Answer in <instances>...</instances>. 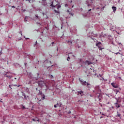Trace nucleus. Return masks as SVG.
<instances>
[{"label":"nucleus","mask_w":124,"mask_h":124,"mask_svg":"<svg viewBox=\"0 0 124 124\" xmlns=\"http://www.w3.org/2000/svg\"><path fill=\"white\" fill-rule=\"evenodd\" d=\"M23 95L25 99H27V96L25 93H23Z\"/></svg>","instance_id":"nucleus-25"},{"label":"nucleus","mask_w":124,"mask_h":124,"mask_svg":"<svg viewBox=\"0 0 124 124\" xmlns=\"http://www.w3.org/2000/svg\"><path fill=\"white\" fill-rule=\"evenodd\" d=\"M38 87H39V88H41V89H43L44 87H46V91L48 90V87H47V85H46V83L42 80L38 82Z\"/></svg>","instance_id":"nucleus-2"},{"label":"nucleus","mask_w":124,"mask_h":124,"mask_svg":"<svg viewBox=\"0 0 124 124\" xmlns=\"http://www.w3.org/2000/svg\"><path fill=\"white\" fill-rule=\"evenodd\" d=\"M36 122H39V119L36 120Z\"/></svg>","instance_id":"nucleus-44"},{"label":"nucleus","mask_w":124,"mask_h":124,"mask_svg":"<svg viewBox=\"0 0 124 124\" xmlns=\"http://www.w3.org/2000/svg\"><path fill=\"white\" fill-rule=\"evenodd\" d=\"M37 75V77H31V79H32L33 81H36L37 80H38V79H39V73H37L36 74Z\"/></svg>","instance_id":"nucleus-5"},{"label":"nucleus","mask_w":124,"mask_h":124,"mask_svg":"<svg viewBox=\"0 0 124 124\" xmlns=\"http://www.w3.org/2000/svg\"><path fill=\"white\" fill-rule=\"evenodd\" d=\"M116 117H119V118H121V114L119 113L118 111H117V115H116Z\"/></svg>","instance_id":"nucleus-20"},{"label":"nucleus","mask_w":124,"mask_h":124,"mask_svg":"<svg viewBox=\"0 0 124 124\" xmlns=\"http://www.w3.org/2000/svg\"><path fill=\"white\" fill-rule=\"evenodd\" d=\"M36 91H38V88H36Z\"/></svg>","instance_id":"nucleus-46"},{"label":"nucleus","mask_w":124,"mask_h":124,"mask_svg":"<svg viewBox=\"0 0 124 124\" xmlns=\"http://www.w3.org/2000/svg\"><path fill=\"white\" fill-rule=\"evenodd\" d=\"M79 81L81 85H82V86H90V83L86 82V81H83L82 80H80Z\"/></svg>","instance_id":"nucleus-3"},{"label":"nucleus","mask_w":124,"mask_h":124,"mask_svg":"<svg viewBox=\"0 0 124 124\" xmlns=\"http://www.w3.org/2000/svg\"><path fill=\"white\" fill-rule=\"evenodd\" d=\"M120 102H121V101L118 100V103L119 104V103H120Z\"/></svg>","instance_id":"nucleus-51"},{"label":"nucleus","mask_w":124,"mask_h":124,"mask_svg":"<svg viewBox=\"0 0 124 124\" xmlns=\"http://www.w3.org/2000/svg\"><path fill=\"white\" fill-rule=\"evenodd\" d=\"M54 44H55V42H52L50 44V46H51V45H52V46H54Z\"/></svg>","instance_id":"nucleus-29"},{"label":"nucleus","mask_w":124,"mask_h":124,"mask_svg":"<svg viewBox=\"0 0 124 124\" xmlns=\"http://www.w3.org/2000/svg\"><path fill=\"white\" fill-rule=\"evenodd\" d=\"M35 16L36 20H39V21L40 20V18L39 17V16H38V15H35Z\"/></svg>","instance_id":"nucleus-16"},{"label":"nucleus","mask_w":124,"mask_h":124,"mask_svg":"<svg viewBox=\"0 0 124 124\" xmlns=\"http://www.w3.org/2000/svg\"><path fill=\"white\" fill-rule=\"evenodd\" d=\"M29 16H25L24 18V22H28V20H29Z\"/></svg>","instance_id":"nucleus-15"},{"label":"nucleus","mask_w":124,"mask_h":124,"mask_svg":"<svg viewBox=\"0 0 124 124\" xmlns=\"http://www.w3.org/2000/svg\"><path fill=\"white\" fill-rule=\"evenodd\" d=\"M70 2L71 3H72V0L70 1Z\"/></svg>","instance_id":"nucleus-52"},{"label":"nucleus","mask_w":124,"mask_h":124,"mask_svg":"<svg viewBox=\"0 0 124 124\" xmlns=\"http://www.w3.org/2000/svg\"><path fill=\"white\" fill-rule=\"evenodd\" d=\"M12 8H16V7H15V6H12Z\"/></svg>","instance_id":"nucleus-37"},{"label":"nucleus","mask_w":124,"mask_h":124,"mask_svg":"<svg viewBox=\"0 0 124 124\" xmlns=\"http://www.w3.org/2000/svg\"><path fill=\"white\" fill-rule=\"evenodd\" d=\"M95 90L98 91V92H100V89H99V86H97L95 87Z\"/></svg>","instance_id":"nucleus-11"},{"label":"nucleus","mask_w":124,"mask_h":124,"mask_svg":"<svg viewBox=\"0 0 124 124\" xmlns=\"http://www.w3.org/2000/svg\"><path fill=\"white\" fill-rule=\"evenodd\" d=\"M59 107H62V105H59Z\"/></svg>","instance_id":"nucleus-53"},{"label":"nucleus","mask_w":124,"mask_h":124,"mask_svg":"<svg viewBox=\"0 0 124 124\" xmlns=\"http://www.w3.org/2000/svg\"><path fill=\"white\" fill-rule=\"evenodd\" d=\"M39 92L38 93V94H40V95H43V94H42V92L40 91V90H39Z\"/></svg>","instance_id":"nucleus-26"},{"label":"nucleus","mask_w":124,"mask_h":124,"mask_svg":"<svg viewBox=\"0 0 124 124\" xmlns=\"http://www.w3.org/2000/svg\"><path fill=\"white\" fill-rule=\"evenodd\" d=\"M37 41H36L35 44H37Z\"/></svg>","instance_id":"nucleus-59"},{"label":"nucleus","mask_w":124,"mask_h":124,"mask_svg":"<svg viewBox=\"0 0 124 124\" xmlns=\"http://www.w3.org/2000/svg\"><path fill=\"white\" fill-rule=\"evenodd\" d=\"M90 96H91V97H93V95H92V94H91V95H90Z\"/></svg>","instance_id":"nucleus-43"},{"label":"nucleus","mask_w":124,"mask_h":124,"mask_svg":"<svg viewBox=\"0 0 124 124\" xmlns=\"http://www.w3.org/2000/svg\"><path fill=\"white\" fill-rule=\"evenodd\" d=\"M91 38L93 39V40H94V42H95V40H96L95 39L92 38V37H91Z\"/></svg>","instance_id":"nucleus-32"},{"label":"nucleus","mask_w":124,"mask_h":124,"mask_svg":"<svg viewBox=\"0 0 124 124\" xmlns=\"http://www.w3.org/2000/svg\"><path fill=\"white\" fill-rule=\"evenodd\" d=\"M67 11V12H69V10H68Z\"/></svg>","instance_id":"nucleus-64"},{"label":"nucleus","mask_w":124,"mask_h":124,"mask_svg":"<svg viewBox=\"0 0 124 124\" xmlns=\"http://www.w3.org/2000/svg\"><path fill=\"white\" fill-rule=\"evenodd\" d=\"M31 1H32V2H33L34 1H35V0H32Z\"/></svg>","instance_id":"nucleus-50"},{"label":"nucleus","mask_w":124,"mask_h":124,"mask_svg":"<svg viewBox=\"0 0 124 124\" xmlns=\"http://www.w3.org/2000/svg\"><path fill=\"white\" fill-rule=\"evenodd\" d=\"M111 86H112V87L113 88H117L119 87V86L118 85H117V84L116 83L112 82L111 83Z\"/></svg>","instance_id":"nucleus-8"},{"label":"nucleus","mask_w":124,"mask_h":124,"mask_svg":"<svg viewBox=\"0 0 124 124\" xmlns=\"http://www.w3.org/2000/svg\"><path fill=\"white\" fill-rule=\"evenodd\" d=\"M11 86L12 87H17V85L16 84H11Z\"/></svg>","instance_id":"nucleus-28"},{"label":"nucleus","mask_w":124,"mask_h":124,"mask_svg":"<svg viewBox=\"0 0 124 124\" xmlns=\"http://www.w3.org/2000/svg\"><path fill=\"white\" fill-rule=\"evenodd\" d=\"M16 87H21V85H17Z\"/></svg>","instance_id":"nucleus-41"},{"label":"nucleus","mask_w":124,"mask_h":124,"mask_svg":"<svg viewBox=\"0 0 124 124\" xmlns=\"http://www.w3.org/2000/svg\"><path fill=\"white\" fill-rule=\"evenodd\" d=\"M36 45V44H34V47H35Z\"/></svg>","instance_id":"nucleus-45"},{"label":"nucleus","mask_w":124,"mask_h":124,"mask_svg":"<svg viewBox=\"0 0 124 124\" xmlns=\"http://www.w3.org/2000/svg\"><path fill=\"white\" fill-rule=\"evenodd\" d=\"M22 107V109H26V107H25V106H24L23 105H21Z\"/></svg>","instance_id":"nucleus-27"},{"label":"nucleus","mask_w":124,"mask_h":124,"mask_svg":"<svg viewBox=\"0 0 124 124\" xmlns=\"http://www.w3.org/2000/svg\"><path fill=\"white\" fill-rule=\"evenodd\" d=\"M23 11H24V12L26 11V10H25V9H24V10H23Z\"/></svg>","instance_id":"nucleus-57"},{"label":"nucleus","mask_w":124,"mask_h":124,"mask_svg":"<svg viewBox=\"0 0 124 124\" xmlns=\"http://www.w3.org/2000/svg\"><path fill=\"white\" fill-rule=\"evenodd\" d=\"M110 103V102H108V103H107V104H109Z\"/></svg>","instance_id":"nucleus-48"},{"label":"nucleus","mask_w":124,"mask_h":124,"mask_svg":"<svg viewBox=\"0 0 124 124\" xmlns=\"http://www.w3.org/2000/svg\"><path fill=\"white\" fill-rule=\"evenodd\" d=\"M78 41H79L80 43V44L81 43H82V42H81L80 41L78 40Z\"/></svg>","instance_id":"nucleus-47"},{"label":"nucleus","mask_w":124,"mask_h":124,"mask_svg":"<svg viewBox=\"0 0 124 124\" xmlns=\"http://www.w3.org/2000/svg\"><path fill=\"white\" fill-rule=\"evenodd\" d=\"M5 76H6V77H7L8 78H9V79H11V78H12V76H9L7 74V73H6L5 75Z\"/></svg>","instance_id":"nucleus-12"},{"label":"nucleus","mask_w":124,"mask_h":124,"mask_svg":"<svg viewBox=\"0 0 124 124\" xmlns=\"http://www.w3.org/2000/svg\"><path fill=\"white\" fill-rule=\"evenodd\" d=\"M67 61H70V57L69 56L68 57V58H67Z\"/></svg>","instance_id":"nucleus-30"},{"label":"nucleus","mask_w":124,"mask_h":124,"mask_svg":"<svg viewBox=\"0 0 124 124\" xmlns=\"http://www.w3.org/2000/svg\"><path fill=\"white\" fill-rule=\"evenodd\" d=\"M95 97H96V98H98L99 101H100V100H101V98H102V94L97 93L96 95L95 96Z\"/></svg>","instance_id":"nucleus-4"},{"label":"nucleus","mask_w":124,"mask_h":124,"mask_svg":"<svg viewBox=\"0 0 124 124\" xmlns=\"http://www.w3.org/2000/svg\"><path fill=\"white\" fill-rule=\"evenodd\" d=\"M92 4H93V1L91 0V2L90 3L88 4V6H92Z\"/></svg>","instance_id":"nucleus-19"},{"label":"nucleus","mask_w":124,"mask_h":124,"mask_svg":"<svg viewBox=\"0 0 124 124\" xmlns=\"http://www.w3.org/2000/svg\"><path fill=\"white\" fill-rule=\"evenodd\" d=\"M115 92H116V93H120V92L118 90H115Z\"/></svg>","instance_id":"nucleus-33"},{"label":"nucleus","mask_w":124,"mask_h":124,"mask_svg":"<svg viewBox=\"0 0 124 124\" xmlns=\"http://www.w3.org/2000/svg\"><path fill=\"white\" fill-rule=\"evenodd\" d=\"M51 78H53V76H52V75H51Z\"/></svg>","instance_id":"nucleus-61"},{"label":"nucleus","mask_w":124,"mask_h":124,"mask_svg":"<svg viewBox=\"0 0 124 124\" xmlns=\"http://www.w3.org/2000/svg\"><path fill=\"white\" fill-rule=\"evenodd\" d=\"M77 47H78V48H80L81 47V46H79V44H78V42H77Z\"/></svg>","instance_id":"nucleus-23"},{"label":"nucleus","mask_w":124,"mask_h":124,"mask_svg":"<svg viewBox=\"0 0 124 124\" xmlns=\"http://www.w3.org/2000/svg\"><path fill=\"white\" fill-rule=\"evenodd\" d=\"M68 114H71V111H69L68 112Z\"/></svg>","instance_id":"nucleus-38"},{"label":"nucleus","mask_w":124,"mask_h":124,"mask_svg":"<svg viewBox=\"0 0 124 124\" xmlns=\"http://www.w3.org/2000/svg\"><path fill=\"white\" fill-rule=\"evenodd\" d=\"M116 103H115L114 104V105H115V107L118 108H120V107H121V105L119 104L118 103V102H119V100H118V99H116Z\"/></svg>","instance_id":"nucleus-6"},{"label":"nucleus","mask_w":124,"mask_h":124,"mask_svg":"<svg viewBox=\"0 0 124 124\" xmlns=\"http://www.w3.org/2000/svg\"><path fill=\"white\" fill-rule=\"evenodd\" d=\"M112 9L113 10V12L115 13V12H116V10H117V7L113 6L112 7Z\"/></svg>","instance_id":"nucleus-14"},{"label":"nucleus","mask_w":124,"mask_h":124,"mask_svg":"<svg viewBox=\"0 0 124 124\" xmlns=\"http://www.w3.org/2000/svg\"><path fill=\"white\" fill-rule=\"evenodd\" d=\"M67 43H68V44H72V41H68Z\"/></svg>","instance_id":"nucleus-24"},{"label":"nucleus","mask_w":124,"mask_h":124,"mask_svg":"<svg viewBox=\"0 0 124 124\" xmlns=\"http://www.w3.org/2000/svg\"><path fill=\"white\" fill-rule=\"evenodd\" d=\"M78 95H79V94H81V96H82V95H83V93H84V91H78Z\"/></svg>","instance_id":"nucleus-13"},{"label":"nucleus","mask_w":124,"mask_h":124,"mask_svg":"<svg viewBox=\"0 0 124 124\" xmlns=\"http://www.w3.org/2000/svg\"><path fill=\"white\" fill-rule=\"evenodd\" d=\"M90 11H92V9H90L88 10V12H90Z\"/></svg>","instance_id":"nucleus-39"},{"label":"nucleus","mask_w":124,"mask_h":124,"mask_svg":"<svg viewBox=\"0 0 124 124\" xmlns=\"http://www.w3.org/2000/svg\"><path fill=\"white\" fill-rule=\"evenodd\" d=\"M15 80H16V79H17V78H15Z\"/></svg>","instance_id":"nucleus-62"},{"label":"nucleus","mask_w":124,"mask_h":124,"mask_svg":"<svg viewBox=\"0 0 124 124\" xmlns=\"http://www.w3.org/2000/svg\"><path fill=\"white\" fill-rule=\"evenodd\" d=\"M83 16H87V15L85 14L84 15H83Z\"/></svg>","instance_id":"nucleus-56"},{"label":"nucleus","mask_w":124,"mask_h":124,"mask_svg":"<svg viewBox=\"0 0 124 124\" xmlns=\"http://www.w3.org/2000/svg\"><path fill=\"white\" fill-rule=\"evenodd\" d=\"M32 121H33V122H36V119H32Z\"/></svg>","instance_id":"nucleus-34"},{"label":"nucleus","mask_w":124,"mask_h":124,"mask_svg":"<svg viewBox=\"0 0 124 124\" xmlns=\"http://www.w3.org/2000/svg\"><path fill=\"white\" fill-rule=\"evenodd\" d=\"M21 35H23V34L22 33V32H20Z\"/></svg>","instance_id":"nucleus-55"},{"label":"nucleus","mask_w":124,"mask_h":124,"mask_svg":"<svg viewBox=\"0 0 124 124\" xmlns=\"http://www.w3.org/2000/svg\"><path fill=\"white\" fill-rule=\"evenodd\" d=\"M101 45H102V44H101V42H99L96 43V46L97 47H98V48L99 47H100V46H101Z\"/></svg>","instance_id":"nucleus-10"},{"label":"nucleus","mask_w":124,"mask_h":124,"mask_svg":"<svg viewBox=\"0 0 124 124\" xmlns=\"http://www.w3.org/2000/svg\"><path fill=\"white\" fill-rule=\"evenodd\" d=\"M98 48L99 49V50L100 51H101L102 50H103V49H104V47H100V46H99V47H98Z\"/></svg>","instance_id":"nucleus-21"},{"label":"nucleus","mask_w":124,"mask_h":124,"mask_svg":"<svg viewBox=\"0 0 124 124\" xmlns=\"http://www.w3.org/2000/svg\"><path fill=\"white\" fill-rule=\"evenodd\" d=\"M11 87H12V86H11V85H9V88H11V90H12V88H11Z\"/></svg>","instance_id":"nucleus-36"},{"label":"nucleus","mask_w":124,"mask_h":124,"mask_svg":"<svg viewBox=\"0 0 124 124\" xmlns=\"http://www.w3.org/2000/svg\"><path fill=\"white\" fill-rule=\"evenodd\" d=\"M119 53V52H117L116 53H115L116 55H118Z\"/></svg>","instance_id":"nucleus-42"},{"label":"nucleus","mask_w":124,"mask_h":124,"mask_svg":"<svg viewBox=\"0 0 124 124\" xmlns=\"http://www.w3.org/2000/svg\"><path fill=\"white\" fill-rule=\"evenodd\" d=\"M59 105H62V103H60Z\"/></svg>","instance_id":"nucleus-49"},{"label":"nucleus","mask_w":124,"mask_h":124,"mask_svg":"<svg viewBox=\"0 0 124 124\" xmlns=\"http://www.w3.org/2000/svg\"><path fill=\"white\" fill-rule=\"evenodd\" d=\"M105 94H106V95H108V94H107V93H106Z\"/></svg>","instance_id":"nucleus-63"},{"label":"nucleus","mask_w":124,"mask_h":124,"mask_svg":"<svg viewBox=\"0 0 124 124\" xmlns=\"http://www.w3.org/2000/svg\"><path fill=\"white\" fill-rule=\"evenodd\" d=\"M50 6H51L52 9H54V13L56 14V15H60V11L59 9L62 7L61 5L60 4H57L55 5H54V2L52 1L51 2V4L50 5Z\"/></svg>","instance_id":"nucleus-1"},{"label":"nucleus","mask_w":124,"mask_h":124,"mask_svg":"<svg viewBox=\"0 0 124 124\" xmlns=\"http://www.w3.org/2000/svg\"><path fill=\"white\" fill-rule=\"evenodd\" d=\"M56 8L58 9V7H55V10H56Z\"/></svg>","instance_id":"nucleus-60"},{"label":"nucleus","mask_w":124,"mask_h":124,"mask_svg":"<svg viewBox=\"0 0 124 124\" xmlns=\"http://www.w3.org/2000/svg\"><path fill=\"white\" fill-rule=\"evenodd\" d=\"M86 4H87V5H88V4H89L88 3V1H86Z\"/></svg>","instance_id":"nucleus-40"},{"label":"nucleus","mask_w":124,"mask_h":124,"mask_svg":"<svg viewBox=\"0 0 124 124\" xmlns=\"http://www.w3.org/2000/svg\"><path fill=\"white\" fill-rule=\"evenodd\" d=\"M24 64L26 66L27 65V63H25Z\"/></svg>","instance_id":"nucleus-58"},{"label":"nucleus","mask_w":124,"mask_h":124,"mask_svg":"<svg viewBox=\"0 0 124 124\" xmlns=\"http://www.w3.org/2000/svg\"><path fill=\"white\" fill-rule=\"evenodd\" d=\"M37 26H41V24H40V23L37 22Z\"/></svg>","instance_id":"nucleus-31"},{"label":"nucleus","mask_w":124,"mask_h":124,"mask_svg":"<svg viewBox=\"0 0 124 124\" xmlns=\"http://www.w3.org/2000/svg\"><path fill=\"white\" fill-rule=\"evenodd\" d=\"M85 64H88V65H90V64H93V62H91V61H89L88 60H87L85 62Z\"/></svg>","instance_id":"nucleus-9"},{"label":"nucleus","mask_w":124,"mask_h":124,"mask_svg":"<svg viewBox=\"0 0 124 124\" xmlns=\"http://www.w3.org/2000/svg\"><path fill=\"white\" fill-rule=\"evenodd\" d=\"M43 1H46V0H42Z\"/></svg>","instance_id":"nucleus-54"},{"label":"nucleus","mask_w":124,"mask_h":124,"mask_svg":"<svg viewBox=\"0 0 124 124\" xmlns=\"http://www.w3.org/2000/svg\"><path fill=\"white\" fill-rule=\"evenodd\" d=\"M26 1H29L30 3H31V0H25Z\"/></svg>","instance_id":"nucleus-35"},{"label":"nucleus","mask_w":124,"mask_h":124,"mask_svg":"<svg viewBox=\"0 0 124 124\" xmlns=\"http://www.w3.org/2000/svg\"><path fill=\"white\" fill-rule=\"evenodd\" d=\"M42 95H43V97H42V100H44L45 99V95L44 94H43Z\"/></svg>","instance_id":"nucleus-22"},{"label":"nucleus","mask_w":124,"mask_h":124,"mask_svg":"<svg viewBox=\"0 0 124 124\" xmlns=\"http://www.w3.org/2000/svg\"><path fill=\"white\" fill-rule=\"evenodd\" d=\"M42 5H43V6H45V7H47V6H48V4L46 1H43L42 3Z\"/></svg>","instance_id":"nucleus-7"},{"label":"nucleus","mask_w":124,"mask_h":124,"mask_svg":"<svg viewBox=\"0 0 124 124\" xmlns=\"http://www.w3.org/2000/svg\"><path fill=\"white\" fill-rule=\"evenodd\" d=\"M60 106V104L57 103L56 105H54V108H57V107H59Z\"/></svg>","instance_id":"nucleus-17"},{"label":"nucleus","mask_w":124,"mask_h":124,"mask_svg":"<svg viewBox=\"0 0 124 124\" xmlns=\"http://www.w3.org/2000/svg\"><path fill=\"white\" fill-rule=\"evenodd\" d=\"M92 36H93V37H97V34H93V32H92Z\"/></svg>","instance_id":"nucleus-18"}]
</instances>
